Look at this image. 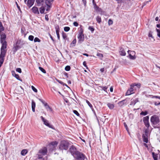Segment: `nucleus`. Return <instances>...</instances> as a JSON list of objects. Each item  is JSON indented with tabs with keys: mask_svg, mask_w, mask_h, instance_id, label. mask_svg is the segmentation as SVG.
Returning <instances> with one entry per match:
<instances>
[{
	"mask_svg": "<svg viewBox=\"0 0 160 160\" xmlns=\"http://www.w3.org/2000/svg\"><path fill=\"white\" fill-rule=\"evenodd\" d=\"M45 11V9L43 7H41L40 8V12L42 14L44 13Z\"/></svg>",
	"mask_w": 160,
	"mask_h": 160,
	"instance_id": "ea45409f",
	"label": "nucleus"
},
{
	"mask_svg": "<svg viewBox=\"0 0 160 160\" xmlns=\"http://www.w3.org/2000/svg\"><path fill=\"white\" fill-rule=\"evenodd\" d=\"M143 122L144 123V124L145 126L147 128V129H148L149 127V126H150V124H149V121Z\"/></svg>",
	"mask_w": 160,
	"mask_h": 160,
	"instance_id": "2f4dec72",
	"label": "nucleus"
},
{
	"mask_svg": "<svg viewBox=\"0 0 160 160\" xmlns=\"http://www.w3.org/2000/svg\"><path fill=\"white\" fill-rule=\"evenodd\" d=\"M38 100L42 102L44 106H45V104L47 103L46 102L43 100L42 99L38 98Z\"/></svg>",
	"mask_w": 160,
	"mask_h": 160,
	"instance_id": "8fccbe9b",
	"label": "nucleus"
},
{
	"mask_svg": "<svg viewBox=\"0 0 160 160\" xmlns=\"http://www.w3.org/2000/svg\"><path fill=\"white\" fill-rule=\"evenodd\" d=\"M6 52V50H1L0 54V67L1 66L4 61V57Z\"/></svg>",
	"mask_w": 160,
	"mask_h": 160,
	"instance_id": "423d86ee",
	"label": "nucleus"
},
{
	"mask_svg": "<svg viewBox=\"0 0 160 160\" xmlns=\"http://www.w3.org/2000/svg\"><path fill=\"white\" fill-rule=\"evenodd\" d=\"M55 79L59 83H60V84H62L63 83V82H62V81H60L59 80H58V79H57V78H56Z\"/></svg>",
	"mask_w": 160,
	"mask_h": 160,
	"instance_id": "4d7b16f0",
	"label": "nucleus"
},
{
	"mask_svg": "<svg viewBox=\"0 0 160 160\" xmlns=\"http://www.w3.org/2000/svg\"><path fill=\"white\" fill-rule=\"evenodd\" d=\"M58 38V40L60 39V36L59 34V32H56Z\"/></svg>",
	"mask_w": 160,
	"mask_h": 160,
	"instance_id": "680f3d73",
	"label": "nucleus"
},
{
	"mask_svg": "<svg viewBox=\"0 0 160 160\" xmlns=\"http://www.w3.org/2000/svg\"><path fill=\"white\" fill-rule=\"evenodd\" d=\"M131 87L130 88H129L127 91V92L126 93V95L128 96L130 95L133 93H134V87H131Z\"/></svg>",
	"mask_w": 160,
	"mask_h": 160,
	"instance_id": "9d476101",
	"label": "nucleus"
},
{
	"mask_svg": "<svg viewBox=\"0 0 160 160\" xmlns=\"http://www.w3.org/2000/svg\"><path fill=\"white\" fill-rule=\"evenodd\" d=\"M69 151L72 154L73 156L75 155V153L77 151H76V148L73 146L70 147L69 148Z\"/></svg>",
	"mask_w": 160,
	"mask_h": 160,
	"instance_id": "f8f14e48",
	"label": "nucleus"
},
{
	"mask_svg": "<svg viewBox=\"0 0 160 160\" xmlns=\"http://www.w3.org/2000/svg\"><path fill=\"white\" fill-rule=\"evenodd\" d=\"M100 87L102 88V89L104 90V91H105V92H106L107 91V88H108V87L106 86H100Z\"/></svg>",
	"mask_w": 160,
	"mask_h": 160,
	"instance_id": "c9c22d12",
	"label": "nucleus"
},
{
	"mask_svg": "<svg viewBox=\"0 0 160 160\" xmlns=\"http://www.w3.org/2000/svg\"><path fill=\"white\" fill-rule=\"evenodd\" d=\"M34 42H41L40 40L38 38H35L34 39Z\"/></svg>",
	"mask_w": 160,
	"mask_h": 160,
	"instance_id": "e433bc0d",
	"label": "nucleus"
},
{
	"mask_svg": "<svg viewBox=\"0 0 160 160\" xmlns=\"http://www.w3.org/2000/svg\"><path fill=\"white\" fill-rule=\"evenodd\" d=\"M150 1H148L146 2H144L142 5V8H143L144 6H145Z\"/></svg>",
	"mask_w": 160,
	"mask_h": 160,
	"instance_id": "e2e57ef3",
	"label": "nucleus"
},
{
	"mask_svg": "<svg viewBox=\"0 0 160 160\" xmlns=\"http://www.w3.org/2000/svg\"><path fill=\"white\" fill-rule=\"evenodd\" d=\"M62 37L63 38V39H65L66 38V34L65 33H62Z\"/></svg>",
	"mask_w": 160,
	"mask_h": 160,
	"instance_id": "338daca9",
	"label": "nucleus"
},
{
	"mask_svg": "<svg viewBox=\"0 0 160 160\" xmlns=\"http://www.w3.org/2000/svg\"><path fill=\"white\" fill-rule=\"evenodd\" d=\"M152 157L153 159L158 158V155L154 152H152Z\"/></svg>",
	"mask_w": 160,
	"mask_h": 160,
	"instance_id": "a19ab883",
	"label": "nucleus"
},
{
	"mask_svg": "<svg viewBox=\"0 0 160 160\" xmlns=\"http://www.w3.org/2000/svg\"><path fill=\"white\" fill-rule=\"evenodd\" d=\"M83 66H84L85 67H86L87 68H88L87 67V65H86V62L85 61H84L83 62Z\"/></svg>",
	"mask_w": 160,
	"mask_h": 160,
	"instance_id": "774afa93",
	"label": "nucleus"
},
{
	"mask_svg": "<svg viewBox=\"0 0 160 160\" xmlns=\"http://www.w3.org/2000/svg\"><path fill=\"white\" fill-rule=\"evenodd\" d=\"M34 36L32 35H30L28 37V39L31 41H32L34 39Z\"/></svg>",
	"mask_w": 160,
	"mask_h": 160,
	"instance_id": "de8ad7c7",
	"label": "nucleus"
},
{
	"mask_svg": "<svg viewBox=\"0 0 160 160\" xmlns=\"http://www.w3.org/2000/svg\"><path fill=\"white\" fill-rule=\"evenodd\" d=\"M35 0H28L27 4L29 8L31 7L33 4Z\"/></svg>",
	"mask_w": 160,
	"mask_h": 160,
	"instance_id": "ddd939ff",
	"label": "nucleus"
},
{
	"mask_svg": "<svg viewBox=\"0 0 160 160\" xmlns=\"http://www.w3.org/2000/svg\"><path fill=\"white\" fill-rule=\"evenodd\" d=\"M73 112L76 114L77 116H80V114L76 110H73Z\"/></svg>",
	"mask_w": 160,
	"mask_h": 160,
	"instance_id": "09e8293b",
	"label": "nucleus"
},
{
	"mask_svg": "<svg viewBox=\"0 0 160 160\" xmlns=\"http://www.w3.org/2000/svg\"><path fill=\"white\" fill-rule=\"evenodd\" d=\"M148 112L147 111H145V112L142 111L140 113V115H143V116H145L148 114Z\"/></svg>",
	"mask_w": 160,
	"mask_h": 160,
	"instance_id": "4c0bfd02",
	"label": "nucleus"
},
{
	"mask_svg": "<svg viewBox=\"0 0 160 160\" xmlns=\"http://www.w3.org/2000/svg\"><path fill=\"white\" fill-rule=\"evenodd\" d=\"M37 158L36 159L37 160H38L39 159V160H44V158H43V156L44 155H42V154H40L38 152L37 155Z\"/></svg>",
	"mask_w": 160,
	"mask_h": 160,
	"instance_id": "2eb2a0df",
	"label": "nucleus"
},
{
	"mask_svg": "<svg viewBox=\"0 0 160 160\" xmlns=\"http://www.w3.org/2000/svg\"><path fill=\"white\" fill-rule=\"evenodd\" d=\"M136 86L139 88L141 86V84L140 83L136 84L135 83H133L130 86L134 87Z\"/></svg>",
	"mask_w": 160,
	"mask_h": 160,
	"instance_id": "bb28decb",
	"label": "nucleus"
},
{
	"mask_svg": "<svg viewBox=\"0 0 160 160\" xmlns=\"http://www.w3.org/2000/svg\"><path fill=\"white\" fill-rule=\"evenodd\" d=\"M73 24L74 26L77 27L78 25V24L77 22H75L73 23Z\"/></svg>",
	"mask_w": 160,
	"mask_h": 160,
	"instance_id": "bf43d9fd",
	"label": "nucleus"
},
{
	"mask_svg": "<svg viewBox=\"0 0 160 160\" xmlns=\"http://www.w3.org/2000/svg\"><path fill=\"white\" fill-rule=\"evenodd\" d=\"M0 35V42L2 44L1 50H6L7 48V42L5 40L6 36L5 33H1Z\"/></svg>",
	"mask_w": 160,
	"mask_h": 160,
	"instance_id": "f257e3e1",
	"label": "nucleus"
},
{
	"mask_svg": "<svg viewBox=\"0 0 160 160\" xmlns=\"http://www.w3.org/2000/svg\"><path fill=\"white\" fill-rule=\"evenodd\" d=\"M16 71L19 73H21L22 72L21 69L20 68H17L16 69Z\"/></svg>",
	"mask_w": 160,
	"mask_h": 160,
	"instance_id": "864d4df0",
	"label": "nucleus"
},
{
	"mask_svg": "<svg viewBox=\"0 0 160 160\" xmlns=\"http://www.w3.org/2000/svg\"><path fill=\"white\" fill-rule=\"evenodd\" d=\"M76 42V39H74L71 43V45L72 47H74L75 46Z\"/></svg>",
	"mask_w": 160,
	"mask_h": 160,
	"instance_id": "473e14b6",
	"label": "nucleus"
},
{
	"mask_svg": "<svg viewBox=\"0 0 160 160\" xmlns=\"http://www.w3.org/2000/svg\"><path fill=\"white\" fill-rule=\"evenodd\" d=\"M58 142L56 141L51 142L49 144L50 147V150L51 151L54 150L55 149L56 147H57Z\"/></svg>",
	"mask_w": 160,
	"mask_h": 160,
	"instance_id": "0eeeda50",
	"label": "nucleus"
},
{
	"mask_svg": "<svg viewBox=\"0 0 160 160\" xmlns=\"http://www.w3.org/2000/svg\"><path fill=\"white\" fill-rule=\"evenodd\" d=\"M150 120L152 124L153 125H157L160 121L159 117L156 115L151 117Z\"/></svg>",
	"mask_w": 160,
	"mask_h": 160,
	"instance_id": "7ed1b4c3",
	"label": "nucleus"
},
{
	"mask_svg": "<svg viewBox=\"0 0 160 160\" xmlns=\"http://www.w3.org/2000/svg\"><path fill=\"white\" fill-rule=\"evenodd\" d=\"M93 7L96 12H102V9L101 8H99L97 5H95V6H94Z\"/></svg>",
	"mask_w": 160,
	"mask_h": 160,
	"instance_id": "a211bd4d",
	"label": "nucleus"
},
{
	"mask_svg": "<svg viewBox=\"0 0 160 160\" xmlns=\"http://www.w3.org/2000/svg\"><path fill=\"white\" fill-rule=\"evenodd\" d=\"M16 4H17V8H18L19 11H21V10L20 6L18 5V4L17 2H16Z\"/></svg>",
	"mask_w": 160,
	"mask_h": 160,
	"instance_id": "0e129e2a",
	"label": "nucleus"
},
{
	"mask_svg": "<svg viewBox=\"0 0 160 160\" xmlns=\"http://www.w3.org/2000/svg\"><path fill=\"white\" fill-rule=\"evenodd\" d=\"M71 67L69 66H67L65 68V69L66 71H68L70 70Z\"/></svg>",
	"mask_w": 160,
	"mask_h": 160,
	"instance_id": "79ce46f5",
	"label": "nucleus"
},
{
	"mask_svg": "<svg viewBox=\"0 0 160 160\" xmlns=\"http://www.w3.org/2000/svg\"><path fill=\"white\" fill-rule=\"evenodd\" d=\"M156 98L160 100V96H152V98Z\"/></svg>",
	"mask_w": 160,
	"mask_h": 160,
	"instance_id": "052dcab7",
	"label": "nucleus"
},
{
	"mask_svg": "<svg viewBox=\"0 0 160 160\" xmlns=\"http://www.w3.org/2000/svg\"><path fill=\"white\" fill-rule=\"evenodd\" d=\"M127 103V101L126 100L124 99L122 101L119 102L118 104L119 107H121L124 104H125Z\"/></svg>",
	"mask_w": 160,
	"mask_h": 160,
	"instance_id": "dca6fc26",
	"label": "nucleus"
},
{
	"mask_svg": "<svg viewBox=\"0 0 160 160\" xmlns=\"http://www.w3.org/2000/svg\"><path fill=\"white\" fill-rule=\"evenodd\" d=\"M88 29L91 31L92 33H93L95 30L92 26L89 27Z\"/></svg>",
	"mask_w": 160,
	"mask_h": 160,
	"instance_id": "f704fd0d",
	"label": "nucleus"
},
{
	"mask_svg": "<svg viewBox=\"0 0 160 160\" xmlns=\"http://www.w3.org/2000/svg\"><path fill=\"white\" fill-rule=\"evenodd\" d=\"M157 32V35L160 38V29H156Z\"/></svg>",
	"mask_w": 160,
	"mask_h": 160,
	"instance_id": "603ef678",
	"label": "nucleus"
},
{
	"mask_svg": "<svg viewBox=\"0 0 160 160\" xmlns=\"http://www.w3.org/2000/svg\"><path fill=\"white\" fill-rule=\"evenodd\" d=\"M78 42L80 43H82L84 41V34H78Z\"/></svg>",
	"mask_w": 160,
	"mask_h": 160,
	"instance_id": "9b49d317",
	"label": "nucleus"
},
{
	"mask_svg": "<svg viewBox=\"0 0 160 160\" xmlns=\"http://www.w3.org/2000/svg\"><path fill=\"white\" fill-rule=\"evenodd\" d=\"M82 2H83L84 6H86L87 4L86 0H82Z\"/></svg>",
	"mask_w": 160,
	"mask_h": 160,
	"instance_id": "13d9d810",
	"label": "nucleus"
},
{
	"mask_svg": "<svg viewBox=\"0 0 160 160\" xmlns=\"http://www.w3.org/2000/svg\"><path fill=\"white\" fill-rule=\"evenodd\" d=\"M51 2H52L48 0H46L45 1V3L47 6V8L46 9L47 11H48L52 5Z\"/></svg>",
	"mask_w": 160,
	"mask_h": 160,
	"instance_id": "4468645a",
	"label": "nucleus"
},
{
	"mask_svg": "<svg viewBox=\"0 0 160 160\" xmlns=\"http://www.w3.org/2000/svg\"><path fill=\"white\" fill-rule=\"evenodd\" d=\"M33 12L36 14H39V12L38 8L35 7H33L32 8Z\"/></svg>",
	"mask_w": 160,
	"mask_h": 160,
	"instance_id": "f3484780",
	"label": "nucleus"
},
{
	"mask_svg": "<svg viewBox=\"0 0 160 160\" xmlns=\"http://www.w3.org/2000/svg\"><path fill=\"white\" fill-rule=\"evenodd\" d=\"M77 160H84L86 158L85 156L82 153L77 151L75 153V155L74 156Z\"/></svg>",
	"mask_w": 160,
	"mask_h": 160,
	"instance_id": "39448f33",
	"label": "nucleus"
},
{
	"mask_svg": "<svg viewBox=\"0 0 160 160\" xmlns=\"http://www.w3.org/2000/svg\"><path fill=\"white\" fill-rule=\"evenodd\" d=\"M149 116H147L146 117H144V118H143V122H145L149 121Z\"/></svg>",
	"mask_w": 160,
	"mask_h": 160,
	"instance_id": "72a5a7b5",
	"label": "nucleus"
},
{
	"mask_svg": "<svg viewBox=\"0 0 160 160\" xmlns=\"http://www.w3.org/2000/svg\"><path fill=\"white\" fill-rule=\"evenodd\" d=\"M96 20L99 23H100L101 22V19L100 17L98 16L96 18Z\"/></svg>",
	"mask_w": 160,
	"mask_h": 160,
	"instance_id": "c756f323",
	"label": "nucleus"
},
{
	"mask_svg": "<svg viewBox=\"0 0 160 160\" xmlns=\"http://www.w3.org/2000/svg\"><path fill=\"white\" fill-rule=\"evenodd\" d=\"M69 143L68 141L63 140L61 141L59 146V148L61 150H67L68 148Z\"/></svg>",
	"mask_w": 160,
	"mask_h": 160,
	"instance_id": "f03ea898",
	"label": "nucleus"
},
{
	"mask_svg": "<svg viewBox=\"0 0 160 160\" xmlns=\"http://www.w3.org/2000/svg\"><path fill=\"white\" fill-rule=\"evenodd\" d=\"M4 30V27H3V26H2L0 27V34H1V32Z\"/></svg>",
	"mask_w": 160,
	"mask_h": 160,
	"instance_id": "5fc2aeb1",
	"label": "nucleus"
},
{
	"mask_svg": "<svg viewBox=\"0 0 160 160\" xmlns=\"http://www.w3.org/2000/svg\"><path fill=\"white\" fill-rule=\"evenodd\" d=\"M86 102L91 108H92V105L91 104V103L89 102L88 101L86 100Z\"/></svg>",
	"mask_w": 160,
	"mask_h": 160,
	"instance_id": "49530a36",
	"label": "nucleus"
},
{
	"mask_svg": "<svg viewBox=\"0 0 160 160\" xmlns=\"http://www.w3.org/2000/svg\"><path fill=\"white\" fill-rule=\"evenodd\" d=\"M128 53L129 55L130 54L131 55H135V52L134 51H132L130 50H128Z\"/></svg>",
	"mask_w": 160,
	"mask_h": 160,
	"instance_id": "cd10ccee",
	"label": "nucleus"
},
{
	"mask_svg": "<svg viewBox=\"0 0 160 160\" xmlns=\"http://www.w3.org/2000/svg\"><path fill=\"white\" fill-rule=\"evenodd\" d=\"M107 106L110 109H112L114 107V105L113 104L108 103L107 104Z\"/></svg>",
	"mask_w": 160,
	"mask_h": 160,
	"instance_id": "a878e982",
	"label": "nucleus"
},
{
	"mask_svg": "<svg viewBox=\"0 0 160 160\" xmlns=\"http://www.w3.org/2000/svg\"><path fill=\"white\" fill-rule=\"evenodd\" d=\"M36 2L37 4V5L40 6L43 4L44 0H36Z\"/></svg>",
	"mask_w": 160,
	"mask_h": 160,
	"instance_id": "6ab92c4d",
	"label": "nucleus"
},
{
	"mask_svg": "<svg viewBox=\"0 0 160 160\" xmlns=\"http://www.w3.org/2000/svg\"><path fill=\"white\" fill-rule=\"evenodd\" d=\"M36 107V103L33 100H32V111L33 112H35V108Z\"/></svg>",
	"mask_w": 160,
	"mask_h": 160,
	"instance_id": "5701e85b",
	"label": "nucleus"
},
{
	"mask_svg": "<svg viewBox=\"0 0 160 160\" xmlns=\"http://www.w3.org/2000/svg\"><path fill=\"white\" fill-rule=\"evenodd\" d=\"M138 102L139 101L138 98H136L134 99H133L131 101L130 105H133L134 106L137 102Z\"/></svg>",
	"mask_w": 160,
	"mask_h": 160,
	"instance_id": "aec40b11",
	"label": "nucleus"
},
{
	"mask_svg": "<svg viewBox=\"0 0 160 160\" xmlns=\"http://www.w3.org/2000/svg\"><path fill=\"white\" fill-rule=\"evenodd\" d=\"M70 30V28L68 27H65L64 28V30L65 32H68Z\"/></svg>",
	"mask_w": 160,
	"mask_h": 160,
	"instance_id": "37998d69",
	"label": "nucleus"
},
{
	"mask_svg": "<svg viewBox=\"0 0 160 160\" xmlns=\"http://www.w3.org/2000/svg\"><path fill=\"white\" fill-rule=\"evenodd\" d=\"M32 89L35 92H38L36 88L33 86H31Z\"/></svg>",
	"mask_w": 160,
	"mask_h": 160,
	"instance_id": "3c124183",
	"label": "nucleus"
},
{
	"mask_svg": "<svg viewBox=\"0 0 160 160\" xmlns=\"http://www.w3.org/2000/svg\"><path fill=\"white\" fill-rule=\"evenodd\" d=\"M41 118L42 121L43 122L44 124L46 126L49 127V128H52V126L50 125L48 123V121L44 119V118L42 116H41Z\"/></svg>",
	"mask_w": 160,
	"mask_h": 160,
	"instance_id": "6e6552de",
	"label": "nucleus"
},
{
	"mask_svg": "<svg viewBox=\"0 0 160 160\" xmlns=\"http://www.w3.org/2000/svg\"><path fill=\"white\" fill-rule=\"evenodd\" d=\"M113 23V21L111 19H109L108 21V24L109 25H111Z\"/></svg>",
	"mask_w": 160,
	"mask_h": 160,
	"instance_id": "6e6d98bb",
	"label": "nucleus"
},
{
	"mask_svg": "<svg viewBox=\"0 0 160 160\" xmlns=\"http://www.w3.org/2000/svg\"><path fill=\"white\" fill-rule=\"evenodd\" d=\"M47 152L48 151L47 148L46 147H44L39 150L38 152L40 154H42V155H45L47 154Z\"/></svg>",
	"mask_w": 160,
	"mask_h": 160,
	"instance_id": "1a4fd4ad",
	"label": "nucleus"
},
{
	"mask_svg": "<svg viewBox=\"0 0 160 160\" xmlns=\"http://www.w3.org/2000/svg\"><path fill=\"white\" fill-rule=\"evenodd\" d=\"M28 152V151L26 149H24L22 150L21 152V154L22 156L25 155Z\"/></svg>",
	"mask_w": 160,
	"mask_h": 160,
	"instance_id": "b1692460",
	"label": "nucleus"
},
{
	"mask_svg": "<svg viewBox=\"0 0 160 160\" xmlns=\"http://www.w3.org/2000/svg\"><path fill=\"white\" fill-rule=\"evenodd\" d=\"M12 75L13 76H14L18 80H20L19 76L18 74H16L15 72L14 71H12Z\"/></svg>",
	"mask_w": 160,
	"mask_h": 160,
	"instance_id": "4be33fe9",
	"label": "nucleus"
},
{
	"mask_svg": "<svg viewBox=\"0 0 160 160\" xmlns=\"http://www.w3.org/2000/svg\"><path fill=\"white\" fill-rule=\"evenodd\" d=\"M129 57L131 60H135L136 58L135 55H131L130 54L129 55Z\"/></svg>",
	"mask_w": 160,
	"mask_h": 160,
	"instance_id": "7c9ffc66",
	"label": "nucleus"
},
{
	"mask_svg": "<svg viewBox=\"0 0 160 160\" xmlns=\"http://www.w3.org/2000/svg\"><path fill=\"white\" fill-rule=\"evenodd\" d=\"M44 106L45 107L46 109L48 110H50L51 111L52 110L51 108L49 106L47 103V104H45Z\"/></svg>",
	"mask_w": 160,
	"mask_h": 160,
	"instance_id": "c85d7f7f",
	"label": "nucleus"
},
{
	"mask_svg": "<svg viewBox=\"0 0 160 160\" xmlns=\"http://www.w3.org/2000/svg\"><path fill=\"white\" fill-rule=\"evenodd\" d=\"M79 30L78 34H84L83 33V30L82 26L80 25V27L79 28Z\"/></svg>",
	"mask_w": 160,
	"mask_h": 160,
	"instance_id": "393cba45",
	"label": "nucleus"
},
{
	"mask_svg": "<svg viewBox=\"0 0 160 160\" xmlns=\"http://www.w3.org/2000/svg\"><path fill=\"white\" fill-rule=\"evenodd\" d=\"M97 56L99 57L101 59H102V58L103 57V54L100 53H97Z\"/></svg>",
	"mask_w": 160,
	"mask_h": 160,
	"instance_id": "c03bdc74",
	"label": "nucleus"
},
{
	"mask_svg": "<svg viewBox=\"0 0 160 160\" xmlns=\"http://www.w3.org/2000/svg\"><path fill=\"white\" fill-rule=\"evenodd\" d=\"M55 30H56V32H59V30H60V29H59V25H57L55 27Z\"/></svg>",
	"mask_w": 160,
	"mask_h": 160,
	"instance_id": "a18cd8bd",
	"label": "nucleus"
},
{
	"mask_svg": "<svg viewBox=\"0 0 160 160\" xmlns=\"http://www.w3.org/2000/svg\"><path fill=\"white\" fill-rule=\"evenodd\" d=\"M144 133L142 136L143 141L146 143H147L148 142V137L149 136V131L148 129H145L144 131Z\"/></svg>",
	"mask_w": 160,
	"mask_h": 160,
	"instance_id": "20e7f679",
	"label": "nucleus"
},
{
	"mask_svg": "<svg viewBox=\"0 0 160 160\" xmlns=\"http://www.w3.org/2000/svg\"><path fill=\"white\" fill-rule=\"evenodd\" d=\"M119 53L121 56H125L126 55V53L123 48H121L119 51Z\"/></svg>",
	"mask_w": 160,
	"mask_h": 160,
	"instance_id": "412c9836",
	"label": "nucleus"
},
{
	"mask_svg": "<svg viewBox=\"0 0 160 160\" xmlns=\"http://www.w3.org/2000/svg\"><path fill=\"white\" fill-rule=\"evenodd\" d=\"M39 70L41 71H42V72H43V73H46V71L45 70L44 68H42L41 67H39Z\"/></svg>",
	"mask_w": 160,
	"mask_h": 160,
	"instance_id": "58836bf2",
	"label": "nucleus"
},
{
	"mask_svg": "<svg viewBox=\"0 0 160 160\" xmlns=\"http://www.w3.org/2000/svg\"><path fill=\"white\" fill-rule=\"evenodd\" d=\"M145 96L147 98H149L151 97L152 98V96H153L152 95H148V94H146Z\"/></svg>",
	"mask_w": 160,
	"mask_h": 160,
	"instance_id": "69168bd1",
	"label": "nucleus"
}]
</instances>
